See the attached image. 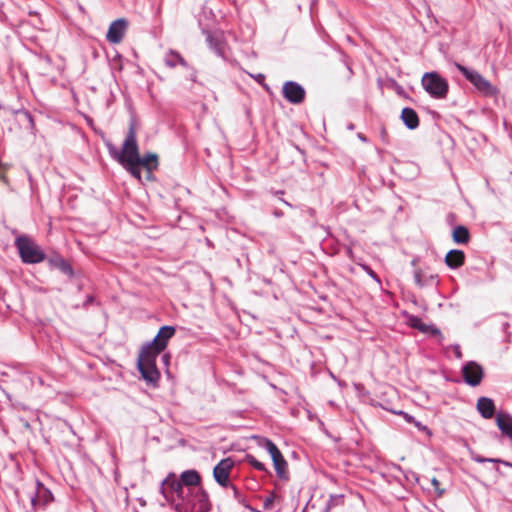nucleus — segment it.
<instances>
[{
  "label": "nucleus",
  "instance_id": "nucleus-1",
  "mask_svg": "<svg viewBox=\"0 0 512 512\" xmlns=\"http://www.w3.org/2000/svg\"><path fill=\"white\" fill-rule=\"evenodd\" d=\"M177 512H209L211 502L208 493L201 487L196 490H190V498L185 503H175Z\"/></svg>",
  "mask_w": 512,
  "mask_h": 512
},
{
  "label": "nucleus",
  "instance_id": "nucleus-2",
  "mask_svg": "<svg viewBox=\"0 0 512 512\" xmlns=\"http://www.w3.org/2000/svg\"><path fill=\"white\" fill-rule=\"evenodd\" d=\"M15 246L17 247L20 258L24 263H40L45 259V253L42 249L27 236L22 235L17 237L15 240Z\"/></svg>",
  "mask_w": 512,
  "mask_h": 512
},
{
  "label": "nucleus",
  "instance_id": "nucleus-3",
  "mask_svg": "<svg viewBox=\"0 0 512 512\" xmlns=\"http://www.w3.org/2000/svg\"><path fill=\"white\" fill-rule=\"evenodd\" d=\"M424 90L435 99H445L449 91L448 81L437 72H427L421 78Z\"/></svg>",
  "mask_w": 512,
  "mask_h": 512
},
{
  "label": "nucleus",
  "instance_id": "nucleus-4",
  "mask_svg": "<svg viewBox=\"0 0 512 512\" xmlns=\"http://www.w3.org/2000/svg\"><path fill=\"white\" fill-rule=\"evenodd\" d=\"M157 354L141 349L138 356V369L142 377L149 383H156L159 380L160 373L156 367Z\"/></svg>",
  "mask_w": 512,
  "mask_h": 512
},
{
  "label": "nucleus",
  "instance_id": "nucleus-5",
  "mask_svg": "<svg viewBox=\"0 0 512 512\" xmlns=\"http://www.w3.org/2000/svg\"><path fill=\"white\" fill-rule=\"evenodd\" d=\"M455 66L462 73V75L469 82H471L476 87V89L483 95L496 96L498 94V89L477 71L469 70L468 68L459 63H456Z\"/></svg>",
  "mask_w": 512,
  "mask_h": 512
},
{
  "label": "nucleus",
  "instance_id": "nucleus-6",
  "mask_svg": "<svg viewBox=\"0 0 512 512\" xmlns=\"http://www.w3.org/2000/svg\"><path fill=\"white\" fill-rule=\"evenodd\" d=\"M139 156L136 130L134 125H131L123 143L122 151L119 155V161L121 163L136 162L138 161Z\"/></svg>",
  "mask_w": 512,
  "mask_h": 512
},
{
  "label": "nucleus",
  "instance_id": "nucleus-7",
  "mask_svg": "<svg viewBox=\"0 0 512 512\" xmlns=\"http://www.w3.org/2000/svg\"><path fill=\"white\" fill-rule=\"evenodd\" d=\"M183 487L184 485L177 479L176 475L174 473H170L162 482L161 493L170 504L175 503V498L173 496L174 493L177 498L181 500L180 503H184L185 496Z\"/></svg>",
  "mask_w": 512,
  "mask_h": 512
},
{
  "label": "nucleus",
  "instance_id": "nucleus-8",
  "mask_svg": "<svg viewBox=\"0 0 512 512\" xmlns=\"http://www.w3.org/2000/svg\"><path fill=\"white\" fill-rule=\"evenodd\" d=\"M175 332L174 327L163 326L159 329L153 341L144 345L142 348L159 355L167 347L168 341L175 335Z\"/></svg>",
  "mask_w": 512,
  "mask_h": 512
},
{
  "label": "nucleus",
  "instance_id": "nucleus-9",
  "mask_svg": "<svg viewBox=\"0 0 512 512\" xmlns=\"http://www.w3.org/2000/svg\"><path fill=\"white\" fill-rule=\"evenodd\" d=\"M129 22L125 18H119L111 22L106 33V40L111 44H119L123 41Z\"/></svg>",
  "mask_w": 512,
  "mask_h": 512
},
{
  "label": "nucleus",
  "instance_id": "nucleus-10",
  "mask_svg": "<svg viewBox=\"0 0 512 512\" xmlns=\"http://www.w3.org/2000/svg\"><path fill=\"white\" fill-rule=\"evenodd\" d=\"M265 448L270 454L275 470L280 478H287V461L284 459L281 451L278 447L270 440H265Z\"/></svg>",
  "mask_w": 512,
  "mask_h": 512
},
{
  "label": "nucleus",
  "instance_id": "nucleus-11",
  "mask_svg": "<svg viewBox=\"0 0 512 512\" xmlns=\"http://www.w3.org/2000/svg\"><path fill=\"white\" fill-rule=\"evenodd\" d=\"M283 97L292 104H301L305 100V89L294 81H287L282 87Z\"/></svg>",
  "mask_w": 512,
  "mask_h": 512
},
{
  "label": "nucleus",
  "instance_id": "nucleus-12",
  "mask_svg": "<svg viewBox=\"0 0 512 512\" xmlns=\"http://www.w3.org/2000/svg\"><path fill=\"white\" fill-rule=\"evenodd\" d=\"M462 376L464 381L470 386H478L484 376L481 365L475 361L467 362L462 368Z\"/></svg>",
  "mask_w": 512,
  "mask_h": 512
},
{
  "label": "nucleus",
  "instance_id": "nucleus-13",
  "mask_svg": "<svg viewBox=\"0 0 512 512\" xmlns=\"http://www.w3.org/2000/svg\"><path fill=\"white\" fill-rule=\"evenodd\" d=\"M234 467V461L231 458L222 459L213 469L215 481L222 487H228L230 473Z\"/></svg>",
  "mask_w": 512,
  "mask_h": 512
},
{
  "label": "nucleus",
  "instance_id": "nucleus-14",
  "mask_svg": "<svg viewBox=\"0 0 512 512\" xmlns=\"http://www.w3.org/2000/svg\"><path fill=\"white\" fill-rule=\"evenodd\" d=\"M36 495L32 498L31 504L35 511L44 508L53 501V495L40 481L36 482Z\"/></svg>",
  "mask_w": 512,
  "mask_h": 512
},
{
  "label": "nucleus",
  "instance_id": "nucleus-15",
  "mask_svg": "<svg viewBox=\"0 0 512 512\" xmlns=\"http://www.w3.org/2000/svg\"><path fill=\"white\" fill-rule=\"evenodd\" d=\"M445 263L451 269H457L465 263V253L462 250L453 249L445 255Z\"/></svg>",
  "mask_w": 512,
  "mask_h": 512
},
{
  "label": "nucleus",
  "instance_id": "nucleus-16",
  "mask_svg": "<svg viewBox=\"0 0 512 512\" xmlns=\"http://www.w3.org/2000/svg\"><path fill=\"white\" fill-rule=\"evenodd\" d=\"M477 410L485 419H490L495 413V404L492 399L480 397L477 401Z\"/></svg>",
  "mask_w": 512,
  "mask_h": 512
},
{
  "label": "nucleus",
  "instance_id": "nucleus-17",
  "mask_svg": "<svg viewBox=\"0 0 512 512\" xmlns=\"http://www.w3.org/2000/svg\"><path fill=\"white\" fill-rule=\"evenodd\" d=\"M496 423L500 431L512 440V416L499 412L496 415Z\"/></svg>",
  "mask_w": 512,
  "mask_h": 512
},
{
  "label": "nucleus",
  "instance_id": "nucleus-18",
  "mask_svg": "<svg viewBox=\"0 0 512 512\" xmlns=\"http://www.w3.org/2000/svg\"><path fill=\"white\" fill-rule=\"evenodd\" d=\"M184 486L197 487L201 484V475L198 471L191 469L181 473L180 479H178Z\"/></svg>",
  "mask_w": 512,
  "mask_h": 512
},
{
  "label": "nucleus",
  "instance_id": "nucleus-19",
  "mask_svg": "<svg viewBox=\"0 0 512 512\" xmlns=\"http://www.w3.org/2000/svg\"><path fill=\"white\" fill-rule=\"evenodd\" d=\"M401 119L404 124L411 130L419 126V117L415 110L406 107L401 111Z\"/></svg>",
  "mask_w": 512,
  "mask_h": 512
},
{
  "label": "nucleus",
  "instance_id": "nucleus-20",
  "mask_svg": "<svg viewBox=\"0 0 512 512\" xmlns=\"http://www.w3.org/2000/svg\"><path fill=\"white\" fill-rule=\"evenodd\" d=\"M135 164L145 168L148 172H152L158 167V156L155 153H148L143 157L139 156Z\"/></svg>",
  "mask_w": 512,
  "mask_h": 512
},
{
  "label": "nucleus",
  "instance_id": "nucleus-21",
  "mask_svg": "<svg viewBox=\"0 0 512 512\" xmlns=\"http://www.w3.org/2000/svg\"><path fill=\"white\" fill-rule=\"evenodd\" d=\"M452 239L456 244H467L470 241V233L467 227L459 225L453 229Z\"/></svg>",
  "mask_w": 512,
  "mask_h": 512
},
{
  "label": "nucleus",
  "instance_id": "nucleus-22",
  "mask_svg": "<svg viewBox=\"0 0 512 512\" xmlns=\"http://www.w3.org/2000/svg\"><path fill=\"white\" fill-rule=\"evenodd\" d=\"M409 322L411 327L418 329L423 333L439 334V330L437 328L423 323L418 317H411Z\"/></svg>",
  "mask_w": 512,
  "mask_h": 512
},
{
  "label": "nucleus",
  "instance_id": "nucleus-23",
  "mask_svg": "<svg viewBox=\"0 0 512 512\" xmlns=\"http://www.w3.org/2000/svg\"><path fill=\"white\" fill-rule=\"evenodd\" d=\"M165 63L169 67H175L178 64L183 67L187 66V62L185 61V59L178 52H174V51H171L167 55Z\"/></svg>",
  "mask_w": 512,
  "mask_h": 512
},
{
  "label": "nucleus",
  "instance_id": "nucleus-24",
  "mask_svg": "<svg viewBox=\"0 0 512 512\" xmlns=\"http://www.w3.org/2000/svg\"><path fill=\"white\" fill-rule=\"evenodd\" d=\"M246 462L249 463L251 466H253L258 471H266L265 465L258 461L253 455H246L245 458Z\"/></svg>",
  "mask_w": 512,
  "mask_h": 512
},
{
  "label": "nucleus",
  "instance_id": "nucleus-25",
  "mask_svg": "<svg viewBox=\"0 0 512 512\" xmlns=\"http://www.w3.org/2000/svg\"><path fill=\"white\" fill-rule=\"evenodd\" d=\"M126 164H127V169L132 174V176H134L136 179L140 180L141 179V169H140L141 166H139V164H135V161L128 162Z\"/></svg>",
  "mask_w": 512,
  "mask_h": 512
},
{
  "label": "nucleus",
  "instance_id": "nucleus-26",
  "mask_svg": "<svg viewBox=\"0 0 512 512\" xmlns=\"http://www.w3.org/2000/svg\"><path fill=\"white\" fill-rule=\"evenodd\" d=\"M55 265L64 273L72 274L71 266L62 258L57 259Z\"/></svg>",
  "mask_w": 512,
  "mask_h": 512
},
{
  "label": "nucleus",
  "instance_id": "nucleus-27",
  "mask_svg": "<svg viewBox=\"0 0 512 512\" xmlns=\"http://www.w3.org/2000/svg\"><path fill=\"white\" fill-rule=\"evenodd\" d=\"M431 484H432L434 490L437 492V495L439 497H441L444 494L445 490L443 488H441L440 481L438 479H436V478H432Z\"/></svg>",
  "mask_w": 512,
  "mask_h": 512
},
{
  "label": "nucleus",
  "instance_id": "nucleus-28",
  "mask_svg": "<svg viewBox=\"0 0 512 512\" xmlns=\"http://www.w3.org/2000/svg\"><path fill=\"white\" fill-rule=\"evenodd\" d=\"M5 170H6V167H3L2 165H0V179L4 183L8 184V179L6 177Z\"/></svg>",
  "mask_w": 512,
  "mask_h": 512
},
{
  "label": "nucleus",
  "instance_id": "nucleus-29",
  "mask_svg": "<svg viewBox=\"0 0 512 512\" xmlns=\"http://www.w3.org/2000/svg\"><path fill=\"white\" fill-rule=\"evenodd\" d=\"M415 282L418 286H423L422 273L420 271L415 273Z\"/></svg>",
  "mask_w": 512,
  "mask_h": 512
},
{
  "label": "nucleus",
  "instance_id": "nucleus-30",
  "mask_svg": "<svg viewBox=\"0 0 512 512\" xmlns=\"http://www.w3.org/2000/svg\"><path fill=\"white\" fill-rule=\"evenodd\" d=\"M273 503V498L272 497H268L264 500V508L268 509L271 507Z\"/></svg>",
  "mask_w": 512,
  "mask_h": 512
},
{
  "label": "nucleus",
  "instance_id": "nucleus-31",
  "mask_svg": "<svg viewBox=\"0 0 512 512\" xmlns=\"http://www.w3.org/2000/svg\"><path fill=\"white\" fill-rule=\"evenodd\" d=\"M365 269L368 271L369 275H371L373 278H377L375 272L372 269L369 267H365Z\"/></svg>",
  "mask_w": 512,
  "mask_h": 512
},
{
  "label": "nucleus",
  "instance_id": "nucleus-32",
  "mask_svg": "<svg viewBox=\"0 0 512 512\" xmlns=\"http://www.w3.org/2000/svg\"><path fill=\"white\" fill-rule=\"evenodd\" d=\"M231 488H232V489H233V491H234V495H235V497H236V498H239V497H240V495H239L238 489H237L235 486H233V485H231Z\"/></svg>",
  "mask_w": 512,
  "mask_h": 512
},
{
  "label": "nucleus",
  "instance_id": "nucleus-33",
  "mask_svg": "<svg viewBox=\"0 0 512 512\" xmlns=\"http://www.w3.org/2000/svg\"><path fill=\"white\" fill-rule=\"evenodd\" d=\"M420 429L426 431L428 434H430L429 429L426 426H421L419 423L416 424Z\"/></svg>",
  "mask_w": 512,
  "mask_h": 512
}]
</instances>
